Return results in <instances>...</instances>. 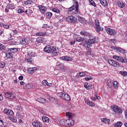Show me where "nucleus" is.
<instances>
[{"label": "nucleus", "instance_id": "nucleus-1", "mask_svg": "<svg viewBox=\"0 0 127 127\" xmlns=\"http://www.w3.org/2000/svg\"><path fill=\"white\" fill-rule=\"evenodd\" d=\"M44 51L47 52V53H51V54L53 57L57 56L58 55V52L56 47L53 46L51 48V46L47 45L44 48Z\"/></svg>", "mask_w": 127, "mask_h": 127}, {"label": "nucleus", "instance_id": "nucleus-2", "mask_svg": "<svg viewBox=\"0 0 127 127\" xmlns=\"http://www.w3.org/2000/svg\"><path fill=\"white\" fill-rule=\"evenodd\" d=\"M74 4L70 7L68 8V11H73L74 9H76L77 13H80V10H79V3L77 1L74 0Z\"/></svg>", "mask_w": 127, "mask_h": 127}, {"label": "nucleus", "instance_id": "nucleus-3", "mask_svg": "<svg viewBox=\"0 0 127 127\" xmlns=\"http://www.w3.org/2000/svg\"><path fill=\"white\" fill-rule=\"evenodd\" d=\"M57 95L58 97H60L61 99H64V100H65V101H70L71 100L70 95L66 93L60 92L58 93Z\"/></svg>", "mask_w": 127, "mask_h": 127}, {"label": "nucleus", "instance_id": "nucleus-4", "mask_svg": "<svg viewBox=\"0 0 127 127\" xmlns=\"http://www.w3.org/2000/svg\"><path fill=\"white\" fill-rule=\"evenodd\" d=\"M113 59L119 61V62H122V63H127V59L126 58L119 56H113Z\"/></svg>", "mask_w": 127, "mask_h": 127}, {"label": "nucleus", "instance_id": "nucleus-5", "mask_svg": "<svg viewBox=\"0 0 127 127\" xmlns=\"http://www.w3.org/2000/svg\"><path fill=\"white\" fill-rule=\"evenodd\" d=\"M111 108L113 109L115 113H117V114H123V109L119 106L117 105H113L111 106Z\"/></svg>", "mask_w": 127, "mask_h": 127}, {"label": "nucleus", "instance_id": "nucleus-6", "mask_svg": "<svg viewBox=\"0 0 127 127\" xmlns=\"http://www.w3.org/2000/svg\"><path fill=\"white\" fill-rule=\"evenodd\" d=\"M95 25L96 32L97 33H100V30L103 31V28H102L101 27V26L100 25V22H99V20L96 19L95 20Z\"/></svg>", "mask_w": 127, "mask_h": 127}, {"label": "nucleus", "instance_id": "nucleus-7", "mask_svg": "<svg viewBox=\"0 0 127 127\" xmlns=\"http://www.w3.org/2000/svg\"><path fill=\"white\" fill-rule=\"evenodd\" d=\"M108 62L109 64H110V65H111V66H113V67H120V63L116 61L109 59Z\"/></svg>", "mask_w": 127, "mask_h": 127}, {"label": "nucleus", "instance_id": "nucleus-8", "mask_svg": "<svg viewBox=\"0 0 127 127\" xmlns=\"http://www.w3.org/2000/svg\"><path fill=\"white\" fill-rule=\"evenodd\" d=\"M5 97L7 99L11 100L15 97V94L12 92H7L5 94Z\"/></svg>", "mask_w": 127, "mask_h": 127}, {"label": "nucleus", "instance_id": "nucleus-9", "mask_svg": "<svg viewBox=\"0 0 127 127\" xmlns=\"http://www.w3.org/2000/svg\"><path fill=\"white\" fill-rule=\"evenodd\" d=\"M29 42V39L28 38H23L20 40V44H21L23 46L27 45Z\"/></svg>", "mask_w": 127, "mask_h": 127}, {"label": "nucleus", "instance_id": "nucleus-10", "mask_svg": "<svg viewBox=\"0 0 127 127\" xmlns=\"http://www.w3.org/2000/svg\"><path fill=\"white\" fill-rule=\"evenodd\" d=\"M66 20L67 21H68V22L75 23V22H77V18L73 16H69L66 18Z\"/></svg>", "mask_w": 127, "mask_h": 127}, {"label": "nucleus", "instance_id": "nucleus-11", "mask_svg": "<svg viewBox=\"0 0 127 127\" xmlns=\"http://www.w3.org/2000/svg\"><path fill=\"white\" fill-rule=\"evenodd\" d=\"M112 49H114V50H116L117 51H119L120 53H122V54H126V50H124V49L120 47H111Z\"/></svg>", "mask_w": 127, "mask_h": 127}, {"label": "nucleus", "instance_id": "nucleus-12", "mask_svg": "<svg viewBox=\"0 0 127 127\" xmlns=\"http://www.w3.org/2000/svg\"><path fill=\"white\" fill-rule=\"evenodd\" d=\"M106 32L110 35H116V34H117V32H116V31L110 28L106 29Z\"/></svg>", "mask_w": 127, "mask_h": 127}, {"label": "nucleus", "instance_id": "nucleus-13", "mask_svg": "<svg viewBox=\"0 0 127 127\" xmlns=\"http://www.w3.org/2000/svg\"><path fill=\"white\" fill-rule=\"evenodd\" d=\"M66 127H72V126H74V122L73 120L71 119H67L66 121Z\"/></svg>", "mask_w": 127, "mask_h": 127}, {"label": "nucleus", "instance_id": "nucleus-14", "mask_svg": "<svg viewBox=\"0 0 127 127\" xmlns=\"http://www.w3.org/2000/svg\"><path fill=\"white\" fill-rule=\"evenodd\" d=\"M4 114H5L6 115H8L9 116H13V111L11 110L7 109L6 108H5V109L3 111Z\"/></svg>", "mask_w": 127, "mask_h": 127}, {"label": "nucleus", "instance_id": "nucleus-15", "mask_svg": "<svg viewBox=\"0 0 127 127\" xmlns=\"http://www.w3.org/2000/svg\"><path fill=\"white\" fill-rule=\"evenodd\" d=\"M60 60H64V61H72L73 60V59L70 57L68 56H64L60 57Z\"/></svg>", "mask_w": 127, "mask_h": 127}, {"label": "nucleus", "instance_id": "nucleus-16", "mask_svg": "<svg viewBox=\"0 0 127 127\" xmlns=\"http://www.w3.org/2000/svg\"><path fill=\"white\" fill-rule=\"evenodd\" d=\"M38 8H39L40 11L43 14H44L46 11V7L44 5H39L38 6Z\"/></svg>", "mask_w": 127, "mask_h": 127}, {"label": "nucleus", "instance_id": "nucleus-17", "mask_svg": "<svg viewBox=\"0 0 127 127\" xmlns=\"http://www.w3.org/2000/svg\"><path fill=\"white\" fill-rule=\"evenodd\" d=\"M84 101L85 102V103L88 105L89 106V107H94L95 106V103H93L91 101H90V100H89V99H88V98H85L84 99Z\"/></svg>", "mask_w": 127, "mask_h": 127}, {"label": "nucleus", "instance_id": "nucleus-18", "mask_svg": "<svg viewBox=\"0 0 127 127\" xmlns=\"http://www.w3.org/2000/svg\"><path fill=\"white\" fill-rule=\"evenodd\" d=\"M91 99L92 101H93L94 102H95L96 100H100L101 97L95 94V95H92V97H91Z\"/></svg>", "mask_w": 127, "mask_h": 127}, {"label": "nucleus", "instance_id": "nucleus-19", "mask_svg": "<svg viewBox=\"0 0 127 127\" xmlns=\"http://www.w3.org/2000/svg\"><path fill=\"white\" fill-rule=\"evenodd\" d=\"M32 125L34 127H42V124L41 122H33Z\"/></svg>", "mask_w": 127, "mask_h": 127}, {"label": "nucleus", "instance_id": "nucleus-20", "mask_svg": "<svg viewBox=\"0 0 127 127\" xmlns=\"http://www.w3.org/2000/svg\"><path fill=\"white\" fill-rule=\"evenodd\" d=\"M15 6H14V4L13 3H9L6 6V8H8V9H14Z\"/></svg>", "mask_w": 127, "mask_h": 127}, {"label": "nucleus", "instance_id": "nucleus-21", "mask_svg": "<svg viewBox=\"0 0 127 127\" xmlns=\"http://www.w3.org/2000/svg\"><path fill=\"white\" fill-rule=\"evenodd\" d=\"M18 49L16 48H12L8 49V52H11V53H15L17 52Z\"/></svg>", "mask_w": 127, "mask_h": 127}, {"label": "nucleus", "instance_id": "nucleus-22", "mask_svg": "<svg viewBox=\"0 0 127 127\" xmlns=\"http://www.w3.org/2000/svg\"><path fill=\"white\" fill-rule=\"evenodd\" d=\"M84 41L85 44L82 45L83 47H84L85 48H89L90 47H92V44H89V43H87V40H85Z\"/></svg>", "mask_w": 127, "mask_h": 127}, {"label": "nucleus", "instance_id": "nucleus-23", "mask_svg": "<svg viewBox=\"0 0 127 127\" xmlns=\"http://www.w3.org/2000/svg\"><path fill=\"white\" fill-rule=\"evenodd\" d=\"M67 120L65 119H62L60 121V124L61 125H62V126H65V127H67Z\"/></svg>", "mask_w": 127, "mask_h": 127}, {"label": "nucleus", "instance_id": "nucleus-24", "mask_svg": "<svg viewBox=\"0 0 127 127\" xmlns=\"http://www.w3.org/2000/svg\"><path fill=\"white\" fill-rule=\"evenodd\" d=\"M86 41V43H89V44H91V45L92 44H94V43H97V42H96V38H93V39L88 40Z\"/></svg>", "mask_w": 127, "mask_h": 127}, {"label": "nucleus", "instance_id": "nucleus-25", "mask_svg": "<svg viewBox=\"0 0 127 127\" xmlns=\"http://www.w3.org/2000/svg\"><path fill=\"white\" fill-rule=\"evenodd\" d=\"M13 57V55L11 53H7L5 54V58L7 59H11Z\"/></svg>", "mask_w": 127, "mask_h": 127}, {"label": "nucleus", "instance_id": "nucleus-26", "mask_svg": "<svg viewBox=\"0 0 127 127\" xmlns=\"http://www.w3.org/2000/svg\"><path fill=\"white\" fill-rule=\"evenodd\" d=\"M37 36H45L46 35V32H40L36 34Z\"/></svg>", "mask_w": 127, "mask_h": 127}, {"label": "nucleus", "instance_id": "nucleus-27", "mask_svg": "<svg viewBox=\"0 0 127 127\" xmlns=\"http://www.w3.org/2000/svg\"><path fill=\"white\" fill-rule=\"evenodd\" d=\"M8 119L13 123H16L17 122V118L16 117H8Z\"/></svg>", "mask_w": 127, "mask_h": 127}, {"label": "nucleus", "instance_id": "nucleus-28", "mask_svg": "<svg viewBox=\"0 0 127 127\" xmlns=\"http://www.w3.org/2000/svg\"><path fill=\"white\" fill-rule=\"evenodd\" d=\"M37 102H39V103H41V104H45L46 102L45 99L41 97L37 98Z\"/></svg>", "mask_w": 127, "mask_h": 127}, {"label": "nucleus", "instance_id": "nucleus-29", "mask_svg": "<svg viewBox=\"0 0 127 127\" xmlns=\"http://www.w3.org/2000/svg\"><path fill=\"white\" fill-rule=\"evenodd\" d=\"M99 0L102 5H103V6H107V5H108V2H107L106 0Z\"/></svg>", "mask_w": 127, "mask_h": 127}, {"label": "nucleus", "instance_id": "nucleus-30", "mask_svg": "<svg viewBox=\"0 0 127 127\" xmlns=\"http://www.w3.org/2000/svg\"><path fill=\"white\" fill-rule=\"evenodd\" d=\"M107 85L109 88H112V87H113V81L111 79H108L107 81Z\"/></svg>", "mask_w": 127, "mask_h": 127}, {"label": "nucleus", "instance_id": "nucleus-31", "mask_svg": "<svg viewBox=\"0 0 127 127\" xmlns=\"http://www.w3.org/2000/svg\"><path fill=\"white\" fill-rule=\"evenodd\" d=\"M101 121L103 122V123H105V124H110L111 122L110 119H108L107 118H103L102 119Z\"/></svg>", "mask_w": 127, "mask_h": 127}, {"label": "nucleus", "instance_id": "nucleus-32", "mask_svg": "<svg viewBox=\"0 0 127 127\" xmlns=\"http://www.w3.org/2000/svg\"><path fill=\"white\" fill-rule=\"evenodd\" d=\"M88 1L89 2L90 4H91V5H92L93 6H94V7H97V5H96V3L95 2L94 0H88Z\"/></svg>", "mask_w": 127, "mask_h": 127}, {"label": "nucleus", "instance_id": "nucleus-33", "mask_svg": "<svg viewBox=\"0 0 127 127\" xmlns=\"http://www.w3.org/2000/svg\"><path fill=\"white\" fill-rule=\"evenodd\" d=\"M118 5L119 7H121V8H123V7H125V3L122 2L121 1L118 2Z\"/></svg>", "mask_w": 127, "mask_h": 127}, {"label": "nucleus", "instance_id": "nucleus-34", "mask_svg": "<svg viewBox=\"0 0 127 127\" xmlns=\"http://www.w3.org/2000/svg\"><path fill=\"white\" fill-rule=\"evenodd\" d=\"M16 110L17 112H21L22 111V107H21V105L20 104H18L16 106Z\"/></svg>", "mask_w": 127, "mask_h": 127}, {"label": "nucleus", "instance_id": "nucleus-35", "mask_svg": "<svg viewBox=\"0 0 127 127\" xmlns=\"http://www.w3.org/2000/svg\"><path fill=\"white\" fill-rule=\"evenodd\" d=\"M26 62H27V63H30V64H32V59L27 57L25 59Z\"/></svg>", "mask_w": 127, "mask_h": 127}, {"label": "nucleus", "instance_id": "nucleus-36", "mask_svg": "<svg viewBox=\"0 0 127 127\" xmlns=\"http://www.w3.org/2000/svg\"><path fill=\"white\" fill-rule=\"evenodd\" d=\"M53 14L51 12H47L46 13V16H47V18H51L52 17Z\"/></svg>", "mask_w": 127, "mask_h": 127}, {"label": "nucleus", "instance_id": "nucleus-37", "mask_svg": "<svg viewBox=\"0 0 127 127\" xmlns=\"http://www.w3.org/2000/svg\"><path fill=\"white\" fill-rule=\"evenodd\" d=\"M85 38H83V37H79L78 38H76V41H77L78 42H82L83 41H85Z\"/></svg>", "mask_w": 127, "mask_h": 127}, {"label": "nucleus", "instance_id": "nucleus-38", "mask_svg": "<svg viewBox=\"0 0 127 127\" xmlns=\"http://www.w3.org/2000/svg\"><path fill=\"white\" fill-rule=\"evenodd\" d=\"M113 84L115 89H118V88L119 87V83H118V81H115L113 82Z\"/></svg>", "mask_w": 127, "mask_h": 127}, {"label": "nucleus", "instance_id": "nucleus-39", "mask_svg": "<svg viewBox=\"0 0 127 127\" xmlns=\"http://www.w3.org/2000/svg\"><path fill=\"white\" fill-rule=\"evenodd\" d=\"M42 119L45 123H49V119L48 117L43 116Z\"/></svg>", "mask_w": 127, "mask_h": 127}, {"label": "nucleus", "instance_id": "nucleus-40", "mask_svg": "<svg viewBox=\"0 0 127 127\" xmlns=\"http://www.w3.org/2000/svg\"><path fill=\"white\" fill-rule=\"evenodd\" d=\"M87 51L86 52L85 54L86 55H91L92 54V50L91 48H88L86 49Z\"/></svg>", "mask_w": 127, "mask_h": 127}, {"label": "nucleus", "instance_id": "nucleus-41", "mask_svg": "<svg viewBox=\"0 0 127 127\" xmlns=\"http://www.w3.org/2000/svg\"><path fill=\"white\" fill-rule=\"evenodd\" d=\"M28 73L29 74H32L34 73V68H30L28 69Z\"/></svg>", "mask_w": 127, "mask_h": 127}, {"label": "nucleus", "instance_id": "nucleus-42", "mask_svg": "<svg viewBox=\"0 0 127 127\" xmlns=\"http://www.w3.org/2000/svg\"><path fill=\"white\" fill-rule=\"evenodd\" d=\"M43 42V38L41 37L38 38L36 39V42H37V43H42Z\"/></svg>", "mask_w": 127, "mask_h": 127}, {"label": "nucleus", "instance_id": "nucleus-43", "mask_svg": "<svg viewBox=\"0 0 127 127\" xmlns=\"http://www.w3.org/2000/svg\"><path fill=\"white\" fill-rule=\"evenodd\" d=\"M6 47H5L2 44L0 43V51H2V50H5Z\"/></svg>", "mask_w": 127, "mask_h": 127}, {"label": "nucleus", "instance_id": "nucleus-44", "mask_svg": "<svg viewBox=\"0 0 127 127\" xmlns=\"http://www.w3.org/2000/svg\"><path fill=\"white\" fill-rule=\"evenodd\" d=\"M80 34L81 35H83L84 36H88V35H89V34L88 32L85 31H82L80 32Z\"/></svg>", "mask_w": 127, "mask_h": 127}, {"label": "nucleus", "instance_id": "nucleus-45", "mask_svg": "<svg viewBox=\"0 0 127 127\" xmlns=\"http://www.w3.org/2000/svg\"><path fill=\"white\" fill-rule=\"evenodd\" d=\"M33 3V0H27L25 1V4H32Z\"/></svg>", "mask_w": 127, "mask_h": 127}, {"label": "nucleus", "instance_id": "nucleus-46", "mask_svg": "<svg viewBox=\"0 0 127 127\" xmlns=\"http://www.w3.org/2000/svg\"><path fill=\"white\" fill-rule=\"evenodd\" d=\"M52 11H54V12H56L57 13H59L60 14V10H59V9H58V8H53L52 9Z\"/></svg>", "mask_w": 127, "mask_h": 127}, {"label": "nucleus", "instance_id": "nucleus-47", "mask_svg": "<svg viewBox=\"0 0 127 127\" xmlns=\"http://www.w3.org/2000/svg\"><path fill=\"white\" fill-rule=\"evenodd\" d=\"M123 126V123L121 122H119L117 123V124H115V127H121Z\"/></svg>", "mask_w": 127, "mask_h": 127}, {"label": "nucleus", "instance_id": "nucleus-48", "mask_svg": "<svg viewBox=\"0 0 127 127\" xmlns=\"http://www.w3.org/2000/svg\"><path fill=\"white\" fill-rule=\"evenodd\" d=\"M28 55H29L30 57H34V56H35V53H34V52H30L28 53Z\"/></svg>", "mask_w": 127, "mask_h": 127}, {"label": "nucleus", "instance_id": "nucleus-49", "mask_svg": "<svg viewBox=\"0 0 127 127\" xmlns=\"http://www.w3.org/2000/svg\"><path fill=\"white\" fill-rule=\"evenodd\" d=\"M58 68H59V69H61V70H63V69H64V65L63 64H58Z\"/></svg>", "mask_w": 127, "mask_h": 127}, {"label": "nucleus", "instance_id": "nucleus-50", "mask_svg": "<svg viewBox=\"0 0 127 127\" xmlns=\"http://www.w3.org/2000/svg\"><path fill=\"white\" fill-rule=\"evenodd\" d=\"M0 27H3L4 28H9V26H8V25H7V24H3L2 25H1V26H0Z\"/></svg>", "mask_w": 127, "mask_h": 127}, {"label": "nucleus", "instance_id": "nucleus-51", "mask_svg": "<svg viewBox=\"0 0 127 127\" xmlns=\"http://www.w3.org/2000/svg\"><path fill=\"white\" fill-rule=\"evenodd\" d=\"M120 74H121V75H122V76H127V71H120Z\"/></svg>", "mask_w": 127, "mask_h": 127}, {"label": "nucleus", "instance_id": "nucleus-52", "mask_svg": "<svg viewBox=\"0 0 127 127\" xmlns=\"http://www.w3.org/2000/svg\"><path fill=\"white\" fill-rule=\"evenodd\" d=\"M33 11L32 10H31L30 9H27L25 11V13H27V14H31V13H32Z\"/></svg>", "mask_w": 127, "mask_h": 127}, {"label": "nucleus", "instance_id": "nucleus-53", "mask_svg": "<svg viewBox=\"0 0 127 127\" xmlns=\"http://www.w3.org/2000/svg\"><path fill=\"white\" fill-rule=\"evenodd\" d=\"M79 74V75H78V77H79V78L80 77H83L84 76H86V73H85V72H80Z\"/></svg>", "mask_w": 127, "mask_h": 127}, {"label": "nucleus", "instance_id": "nucleus-54", "mask_svg": "<svg viewBox=\"0 0 127 127\" xmlns=\"http://www.w3.org/2000/svg\"><path fill=\"white\" fill-rule=\"evenodd\" d=\"M42 84L44 85V86H47V84H48V82L46 80H44L42 82Z\"/></svg>", "mask_w": 127, "mask_h": 127}, {"label": "nucleus", "instance_id": "nucleus-55", "mask_svg": "<svg viewBox=\"0 0 127 127\" xmlns=\"http://www.w3.org/2000/svg\"><path fill=\"white\" fill-rule=\"evenodd\" d=\"M5 66V64L4 63V62L0 63V68H4Z\"/></svg>", "mask_w": 127, "mask_h": 127}, {"label": "nucleus", "instance_id": "nucleus-56", "mask_svg": "<svg viewBox=\"0 0 127 127\" xmlns=\"http://www.w3.org/2000/svg\"><path fill=\"white\" fill-rule=\"evenodd\" d=\"M66 115L68 116L69 119H71V118H72V113H67Z\"/></svg>", "mask_w": 127, "mask_h": 127}, {"label": "nucleus", "instance_id": "nucleus-57", "mask_svg": "<svg viewBox=\"0 0 127 127\" xmlns=\"http://www.w3.org/2000/svg\"><path fill=\"white\" fill-rule=\"evenodd\" d=\"M18 12L19 13H22L23 12H24V11L22 9H18Z\"/></svg>", "mask_w": 127, "mask_h": 127}, {"label": "nucleus", "instance_id": "nucleus-58", "mask_svg": "<svg viewBox=\"0 0 127 127\" xmlns=\"http://www.w3.org/2000/svg\"><path fill=\"white\" fill-rule=\"evenodd\" d=\"M92 79L93 78L91 77H87L85 78V79L86 80V81H90V80H92Z\"/></svg>", "mask_w": 127, "mask_h": 127}, {"label": "nucleus", "instance_id": "nucleus-59", "mask_svg": "<svg viewBox=\"0 0 127 127\" xmlns=\"http://www.w3.org/2000/svg\"><path fill=\"white\" fill-rule=\"evenodd\" d=\"M90 89H93V86L92 85H88V87H87V90H90Z\"/></svg>", "mask_w": 127, "mask_h": 127}, {"label": "nucleus", "instance_id": "nucleus-60", "mask_svg": "<svg viewBox=\"0 0 127 127\" xmlns=\"http://www.w3.org/2000/svg\"><path fill=\"white\" fill-rule=\"evenodd\" d=\"M89 40H91L93 39V38H95L94 36H93L91 35H89Z\"/></svg>", "mask_w": 127, "mask_h": 127}, {"label": "nucleus", "instance_id": "nucleus-61", "mask_svg": "<svg viewBox=\"0 0 127 127\" xmlns=\"http://www.w3.org/2000/svg\"><path fill=\"white\" fill-rule=\"evenodd\" d=\"M16 116L19 118V119H20L21 118V115H20V114H19V113H17L16 114Z\"/></svg>", "mask_w": 127, "mask_h": 127}, {"label": "nucleus", "instance_id": "nucleus-62", "mask_svg": "<svg viewBox=\"0 0 127 127\" xmlns=\"http://www.w3.org/2000/svg\"><path fill=\"white\" fill-rule=\"evenodd\" d=\"M19 80H20L21 81H22V80H23V76L22 75H20L18 77Z\"/></svg>", "mask_w": 127, "mask_h": 127}, {"label": "nucleus", "instance_id": "nucleus-63", "mask_svg": "<svg viewBox=\"0 0 127 127\" xmlns=\"http://www.w3.org/2000/svg\"><path fill=\"white\" fill-rule=\"evenodd\" d=\"M125 118L127 120V109H126L125 111Z\"/></svg>", "mask_w": 127, "mask_h": 127}, {"label": "nucleus", "instance_id": "nucleus-64", "mask_svg": "<svg viewBox=\"0 0 127 127\" xmlns=\"http://www.w3.org/2000/svg\"><path fill=\"white\" fill-rule=\"evenodd\" d=\"M84 87L87 89V88H88V86H89V83H86L84 84Z\"/></svg>", "mask_w": 127, "mask_h": 127}]
</instances>
